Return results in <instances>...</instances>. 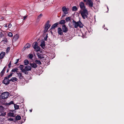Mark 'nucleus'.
I'll use <instances>...</instances> for the list:
<instances>
[{
    "instance_id": "obj_4",
    "label": "nucleus",
    "mask_w": 124,
    "mask_h": 124,
    "mask_svg": "<svg viewBox=\"0 0 124 124\" xmlns=\"http://www.w3.org/2000/svg\"><path fill=\"white\" fill-rule=\"evenodd\" d=\"M9 95L8 92H5L2 93L0 96V97L3 99L7 98L8 97Z\"/></svg>"
},
{
    "instance_id": "obj_3",
    "label": "nucleus",
    "mask_w": 124,
    "mask_h": 124,
    "mask_svg": "<svg viewBox=\"0 0 124 124\" xmlns=\"http://www.w3.org/2000/svg\"><path fill=\"white\" fill-rule=\"evenodd\" d=\"M73 25L74 27L75 28H77L78 27L80 28H82L83 25L81 22L79 20L78 21L76 22L74 20H73Z\"/></svg>"
},
{
    "instance_id": "obj_35",
    "label": "nucleus",
    "mask_w": 124,
    "mask_h": 124,
    "mask_svg": "<svg viewBox=\"0 0 124 124\" xmlns=\"http://www.w3.org/2000/svg\"><path fill=\"white\" fill-rule=\"evenodd\" d=\"M21 70H22V71L23 73H24L26 71H27L26 68H25V67L24 69H21Z\"/></svg>"
},
{
    "instance_id": "obj_45",
    "label": "nucleus",
    "mask_w": 124,
    "mask_h": 124,
    "mask_svg": "<svg viewBox=\"0 0 124 124\" xmlns=\"http://www.w3.org/2000/svg\"><path fill=\"white\" fill-rule=\"evenodd\" d=\"M8 120L10 121H13V119L12 118H9L8 119Z\"/></svg>"
},
{
    "instance_id": "obj_12",
    "label": "nucleus",
    "mask_w": 124,
    "mask_h": 124,
    "mask_svg": "<svg viewBox=\"0 0 124 124\" xmlns=\"http://www.w3.org/2000/svg\"><path fill=\"white\" fill-rule=\"evenodd\" d=\"M37 54L38 58L40 59H41L44 58V57L43 54H40L39 53H37Z\"/></svg>"
},
{
    "instance_id": "obj_17",
    "label": "nucleus",
    "mask_w": 124,
    "mask_h": 124,
    "mask_svg": "<svg viewBox=\"0 0 124 124\" xmlns=\"http://www.w3.org/2000/svg\"><path fill=\"white\" fill-rule=\"evenodd\" d=\"M59 24V23L58 22L54 24L52 26L51 28L52 29H54L56 28Z\"/></svg>"
},
{
    "instance_id": "obj_55",
    "label": "nucleus",
    "mask_w": 124,
    "mask_h": 124,
    "mask_svg": "<svg viewBox=\"0 0 124 124\" xmlns=\"http://www.w3.org/2000/svg\"><path fill=\"white\" fill-rule=\"evenodd\" d=\"M66 9H67V11H68L69 10V8H66Z\"/></svg>"
},
{
    "instance_id": "obj_26",
    "label": "nucleus",
    "mask_w": 124,
    "mask_h": 124,
    "mask_svg": "<svg viewBox=\"0 0 124 124\" xmlns=\"http://www.w3.org/2000/svg\"><path fill=\"white\" fill-rule=\"evenodd\" d=\"M16 119V120H19L21 119V117L19 115H17L15 117Z\"/></svg>"
},
{
    "instance_id": "obj_44",
    "label": "nucleus",
    "mask_w": 124,
    "mask_h": 124,
    "mask_svg": "<svg viewBox=\"0 0 124 124\" xmlns=\"http://www.w3.org/2000/svg\"><path fill=\"white\" fill-rule=\"evenodd\" d=\"M19 59H17L16 60V62L15 63V64H17L18 62L19 61Z\"/></svg>"
},
{
    "instance_id": "obj_18",
    "label": "nucleus",
    "mask_w": 124,
    "mask_h": 124,
    "mask_svg": "<svg viewBox=\"0 0 124 124\" xmlns=\"http://www.w3.org/2000/svg\"><path fill=\"white\" fill-rule=\"evenodd\" d=\"M25 68L26 69L27 71H31V66L29 65H27L25 67Z\"/></svg>"
},
{
    "instance_id": "obj_25",
    "label": "nucleus",
    "mask_w": 124,
    "mask_h": 124,
    "mask_svg": "<svg viewBox=\"0 0 124 124\" xmlns=\"http://www.w3.org/2000/svg\"><path fill=\"white\" fill-rule=\"evenodd\" d=\"M8 116L11 117H14V114L13 113L9 112L8 114Z\"/></svg>"
},
{
    "instance_id": "obj_48",
    "label": "nucleus",
    "mask_w": 124,
    "mask_h": 124,
    "mask_svg": "<svg viewBox=\"0 0 124 124\" xmlns=\"http://www.w3.org/2000/svg\"><path fill=\"white\" fill-rule=\"evenodd\" d=\"M25 74H28V72L27 71H26L24 73Z\"/></svg>"
},
{
    "instance_id": "obj_54",
    "label": "nucleus",
    "mask_w": 124,
    "mask_h": 124,
    "mask_svg": "<svg viewBox=\"0 0 124 124\" xmlns=\"http://www.w3.org/2000/svg\"><path fill=\"white\" fill-rule=\"evenodd\" d=\"M4 27L6 28H7V24H6L4 26Z\"/></svg>"
},
{
    "instance_id": "obj_43",
    "label": "nucleus",
    "mask_w": 124,
    "mask_h": 124,
    "mask_svg": "<svg viewBox=\"0 0 124 124\" xmlns=\"http://www.w3.org/2000/svg\"><path fill=\"white\" fill-rule=\"evenodd\" d=\"M12 26V25L10 23L8 25V28H10Z\"/></svg>"
},
{
    "instance_id": "obj_1",
    "label": "nucleus",
    "mask_w": 124,
    "mask_h": 124,
    "mask_svg": "<svg viewBox=\"0 0 124 124\" xmlns=\"http://www.w3.org/2000/svg\"><path fill=\"white\" fill-rule=\"evenodd\" d=\"M57 30L58 34L62 35H63V32L66 33L68 32V29L66 25L63 24L62 25V29L61 27H58Z\"/></svg>"
},
{
    "instance_id": "obj_40",
    "label": "nucleus",
    "mask_w": 124,
    "mask_h": 124,
    "mask_svg": "<svg viewBox=\"0 0 124 124\" xmlns=\"http://www.w3.org/2000/svg\"><path fill=\"white\" fill-rule=\"evenodd\" d=\"M11 62L10 61V62L9 63V64L8 65V66L9 68H10L11 67Z\"/></svg>"
},
{
    "instance_id": "obj_23",
    "label": "nucleus",
    "mask_w": 124,
    "mask_h": 124,
    "mask_svg": "<svg viewBox=\"0 0 124 124\" xmlns=\"http://www.w3.org/2000/svg\"><path fill=\"white\" fill-rule=\"evenodd\" d=\"M35 62L36 63V64H37L39 65L42 64L41 62L39 60H36L35 61Z\"/></svg>"
},
{
    "instance_id": "obj_20",
    "label": "nucleus",
    "mask_w": 124,
    "mask_h": 124,
    "mask_svg": "<svg viewBox=\"0 0 124 124\" xmlns=\"http://www.w3.org/2000/svg\"><path fill=\"white\" fill-rule=\"evenodd\" d=\"M17 79L16 77H13L9 80L10 82L12 81V82H15L17 81Z\"/></svg>"
},
{
    "instance_id": "obj_2",
    "label": "nucleus",
    "mask_w": 124,
    "mask_h": 124,
    "mask_svg": "<svg viewBox=\"0 0 124 124\" xmlns=\"http://www.w3.org/2000/svg\"><path fill=\"white\" fill-rule=\"evenodd\" d=\"M80 13L83 19H85V18H87L88 14V11L86 8H84L81 10L80 11Z\"/></svg>"
},
{
    "instance_id": "obj_51",
    "label": "nucleus",
    "mask_w": 124,
    "mask_h": 124,
    "mask_svg": "<svg viewBox=\"0 0 124 124\" xmlns=\"http://www.w3.org/2000/svg\"><path fill=\"white\" fill-rule=\"evenodd\" d=\"M46 29H46L45 28V30H44V31H45L46 32V31H47L48 30H46Z\"/></svg>"
},
{
    "instance_id": "obj_38",
    "label": "nucleus",
    "mask_w": 124,
    "mask_h": 124,
    "mask_svg": "<svg viewBox=\"0 0 124 124\" xmlns=\"http://www.w3.org/2000/svg\"><path fill=\"white\" fill-rule=\"evenodd\" d=\"M43 15L42 14H40V15L38 16L37 18L39 19V18H40Z\"/></svg>"
},
{
    "instance_id": "obj_16",
    "label": "nucleus",
    "mask_w": 124,
    "mask_h": 124,
    "mask_svg": "<svg viewBox=\"0 0 124 124\" xmlns=\"http://www.w3.org/2000/svg\"><path fill=\"white\" fill-rule=\"evenodd\" d=\"M6 67L5 66L4 68L1 71V72L0 73V75L1 77H2V76L3 75L5 71V69L6 68Z\"/></svg>"
},
{
    "instance_id": "obj_33",
    "label": "nucleus",
    "mask_w": 124,
    "mask_h": 124,
    "mask_svg": "<svg viewBox=\"0 0 124 124\" xmlns=\"http://www.w3.org/2000/svg\"><path fill=\"white\" fill-rule=\"evenodd\" d=\"M14 104V102L13 101H11L9 102V103H6L7 105L8 106H9L11 104Z\"/></svg>"
},
{
    "instance_id": "obj_7",
    "label": "nucleus",
    "mask_w": 124,
    "mask_h": 124,
    "mask_svg": "<svg viewBox=\"0 0 124 124\" xmlns=\"http://www.w3.org/2000/svg\"><path fill=\"white\" fill-rule=\"evenodd\" d=\"M81 10L84 8H86L84 3L83 2H81L79 4Z\"/></svg>"
},
{
    "instance_id": "obj_58",
    "label": "nucleus",
    "mask_w": 124,
    "mask_h": 124,
    "mask_svg": "<svg viewBox=\"0 0 124 124\" xmlns=\"http://www.w3.org/2000/svg\"><path fill=\"white\" fill-rule=\"evenodd\" d=\"M32 109H30V111L31 112L32 111Z\"/></svg>"
},
{
    "instance_id": "obj_22",
    "label": "nucleus",
    "mask_w": 124,
    "mask_h": 124,
    "mask_svg": "<svg viewBox=\"0 0 124 124\" xmlns=\"http://www.w3.org/2000/svg\"><path fill=\"white\" fill-rule=\"evenodd\" d=\"M17 74H18V76L20 79H22L23 78V77L21 73H18Z\"/></svg>"
},
{
    "instance_id": "obj_21",
    "label": "nucleus",
    "mask_w": 124,
    "mask_h": 124,
    "mask_svg": "<svg viewBox=\"0 0 124 124\" xmlns=\"http://www.w3.org/2000/svg\"><path fill=\"white\" fill-rule=\"evenodd\" d=\"M65 20L66 21V22H67L69 21L71 22V17L70 16L66 17L65 19Z\"/></svg>"
},
{
    "instance_id": "obj_32",
    "label": "nucleus",
    "mask_w": 124,
    "mask_h": 124,
    "mask_svg": "<svg viewBox=\"0 0 124 124\" xmlns=\"http://www.w3.org/2000/svg\"><path fill=\"white\" fill-rule=\"evenodd\" d=\"M18 70V69L17 68H14L11 71L15 72H17Z\"/></svg>"
},
{
    "instance_id": "obj_41",
    "label": "nucleus",
    "mask_w": 124,
    "mask_h": 124,
    "mask_svg": "<svg viewBox=\"0 0 124 124\" xmlns=\"http://www.w3.org/2000/svg\"><path fill=\"white\" fill-rule=\"evenodd\" d=\"M47 35L46 37L44 38V39L45 41H46L47 40Z\"/></svg>"
},
{
    "instance_id": "obj_28",
    "label": "nucleus",
    "mask_w": 124,
    "mask_h": 124,
    "mask_svg": "<svg viewBox=\"0 0 124 124\" xmlns=\"http://www.w3.org/2000/svg\"><path fill=\"white\" fill-rule=\"evenodd\" d=\"M78 10V8L76 6H74L72 8V11H76Z\"/></svg>"
},
{
    "instance_id": "obj_9",
    "label": "nucleus",
    "mask_w": 124,
    "mask_h": 124,
    "mask_svg": "<svg viewBox=\"0 0 124 124\" xmlns=\"http://www.w3.org/2000/svg\"><path fill=\"white\" fill-rule=\"evenodd\" d=\"M49 21L48 20L45 24V27L46 29H47L46 30H48V29L51 26V25L49 24Z\"/></svg>"
},
{
    "instance_id": "obj_42",
    "label": "nucleus",
    "mask_w": 124,
    "mask_h": 124,
    "mask_svg": "<svg viewBox=\"0 0 124 124\" xmlns=\"http://www.w3.org/2000/svg\"><path fill=\"white\" fill-rule=\"evenodd\" d=\"M11 77L10 76V75H9L7 77H5V78L6 79H7V78H8V79L9 78H10V77Z\"/></svg>"
},
{
    "instance_id": "obj_11",
    "label": "nucleus",
    "mask_w": 124,
    "mask_h": 124,
    "mask_svg": "<svg viewBox=\"0 0 124 124\" xmlns=\"http://www.w3.org/2000/svg\"><path fill=\"white\" fill-rule=\"evenodd\" d=\"M62 10L65 14H68L69 13L68 11H67L66 8L65 6L62 7Z\"/></svg>"
},
{
    "instance_id": "obj_52",
    "label": "nucleus",
    "mask_w": 124,
    "mask_h": 124,
    "mask_svg": "<svg viewBox=\"0 0 124 124\" xmlns=\"http://www.w3.org/2000/svg\"><path fill=\"white\" fill-rule=\"evenodd\" d=\"M46 29H46L45 28V30H44V31H45L46 32V31H47L48 30H46Z\"/></svg>"
},
{
    "instance_id": "obj_29",
    "label": "nucleus",
    "mask_w": 124,
    "mask_h": 124,
    "mask_svg": "<svg viewBox=\"0 0 124 124\" xmlns=\"http://www.w3.org/2000/svg\"><path fill=\"white\" fill-rule=\"evenodd\" d=\"M19 38V36L17 34H16L14 36V38L16 40L18 39Z\"/></svg>"
},
{
    "instance_id": "obj_39",
    "label": "nucleus",
    "mask_w": 124,
    "mask_h": 124,
    "mask_svg": "<svg viewBox=\"0 0 124 124\" xmlns=\"http://www.w3.org/2000/svg\"><path fill=\"white\" fill-rule=\"evenodd\" d=\"M24 66L23 65H20V66H19V68H20L21 69H23V68L24 67Z\"/></svg>"
},
{
    "instance_id": "obj_10",
    "label": "nucleus",
    "mask_w": 124,
    "mask_h": 124,
    "mask_svg": "<svg viewBox=\"0 0 124 124\" xmlns=\"http://www.w3.org/2000/svg\"><path fill=\"white\" fill-rule=\"evenodd\" d=\"M6 34L4 32L1 31L0 32V38H1L5 37Z\"/></svg>"
},
{
    "instance_id": "obj_30",
    "label": "nucleus",
    "mask_w": 124,
    "mask_h": 124,
    "mask_svg": "<svg viewBox=\"0 0 124 124\" xmlns=\"http://www.w3.org/2000/svg\"><path fill=\"white\" fill-rule=\"evenodd\" d=\"M14 107L15 109H19V106L15 104H14Z\"/></svg>"
},
{
    "instance_id": "obj_31",
    "label": "nucleus",
    "mask_w": 124,
    "mask_h": 124,
    "mask_svg": "<svg viewBox=\"0 0 124 124\" xmlns=\"http://www.w3.org/2000/svg\"><path fill=\"white\" fill-rule=\"evenodd\" d=\"M3 39L2 41V42L4 41V43H6L7 41V39L5 37L3 38Z\"/></svg>"
},
{
    "instance_id": "obj_59",
    "label": "nucleus",
    "mask_w": 124,
    "mask_h": 124,
    "mask_svg": "<svg viewBox=\"0 0 124 124\" xmlns=\"http://www.w3.org/2000/svg\"><path fill=\"white\" fill-rule=\"evenodd\" d=\"M107 8H108V7H107Z\"/></svg>"
},
{
    "instance_id": "obj_50",
    "label": "nucleus",
    "mask_w": 124,
    "mask_h": 124,
    "mask_svg": "<svg viewBox=\"0 0 124 124\" xmlns=\"http://www.w3.org/2000/svg\"><path fill=\"white\" fill-rule=\"evenodd\" d=\"M3 116H4L6 115V113L5 112L3 114H1Z\"/></svg>"
},
{
    "instance_id": "obj_36",
    "label": "nucleus",
    "mask_w": 124,
    "mask_h": 124,
    "mask_svg": "<svg viewBox=\"0 0 124 124\" xmlns=\"http://www.w3.org/2000/svg\"><path fill=\"white\" fill-rule=\"evenodd\" d=\"M8 36L10 37H12L13 36L12 33L11 32H9L8 34Z\"/></svg>"
},
{
    "instance_id": "obj_53",
    "label": "nucleus",
    "mask_w": 124,
    "mask_h": 124,
    "mask_svg": "<svg viewBox=\"0 0 124 124\" xmlns=\"http://www.w3.org/2000/svg\"><path fill=\"white\" fill-rule=\"evenodd\" d=\"M13 74V73L11 72L10 74V75L11 77L12 76V74Z\"/></svg>"
},
{
    "instance_id": "obj_27",
    "label": "nucleus",
    "mask_w": 124,
    "mask_h": 124,
    "mask_svg": "<svg viewBox=\"0 0 124 124\" xmlns=\"http://www.w3.org/2000/svg\"><path fill=\"white\" fill-rule=\"evenodd\" d=\"M29 63V62L26 59L24 61V64L25 65H27Z\"/></svg>"
},
{
    "instance_id": "obj_34",
    "label": "nucleus",
    "mask_w": 124,
    "mask_h": 124,
    "mask_svg": "<svg viewBox=\"0 0 124 124\" xmlns=\"http://www.w3.org/2000/svg\"><path fill=\"white\" fill-rule=\"evenodd\" d=\"M29 58L31 59H32L33 57V55L32 54H29Z\"/></svg>"
},
{
    "instance_id": "obj_24",
    "label": "nucleus",
    "mask_w": 124,
    "mask_h": 124,
    "mask_svg": "<svg viewBox=\"0 0 124 124\" xmlns=\"http://www.w3.org/2000/svg\"><path fill=\"white\" fill-rule=\"evenodd\" d=\"M31 46V45L30 44L28 43L26 44L25 45V46L24 47L25 48H29Z\"/></svg>"
},
{
    "instance_id": "obj_56",
    "label": "nucleus",
    "mask_w": 124,
    "mask_h": 124,
    "mask_svg": "<svg viewBox=\"0 0 124 124\" xmlns=\"http://www.w3.org/2000/svg\"><path fill=\"white\" fill-rule=\"evenodd\" d=\"M9 69H8L7 70V72H8L9 71Z\"/></svg>"
},
{
    "instance_id": "obj_6",
    "label": "nucleus",
    "mask_w": 124,
    "mask_h": 124,
    "mask_svg": "<svg viewBox=\"0 0 124 124\" xmlns=\"http://www.w3.org/2000/svg\"><path fill=\"white\" fill-rule=\"evenodd\" d=\"M9 80L7 78L6 79L5 77L4 78V79L2 81V83L5 84L6 85H8L10 83Z\"/></svg>"
},
{
    "instance_id": "obj_13",
    "label": "nucleus",
    "mask_w": 124,
    "mask_h": 124,
    "mask_svg": "<svg viewBox=\"0 0 124 124\" xmlns=\"http://www.w3.org/2000/svg\"><path fill=\"white\" fill-rule=\"evenodd\" d=\"M29 64L30 65L31 67L34 68H36L37 67V66L36 64L35 63H30Z\"/></svg>"
},
{
    "instance_id": "obj_15",
    "label": "nucleus",
    "mask_w": 124,
    "mask_h": 124,
    "mask_svg": "<svg viewBox=\"0 0 124 124\" xmlns=\"http://www.w3.org/2000/svg\"><path fill=\"white\" fill-rule=\"evenodd\" d=\"M5 54V52H2L0 54V59L3 58Z\"/></svg>"
},
{
    "instance_id": "obj_14",
    "label": "nucleus",
    "mask_w": 124,
    "mask_h": 124,
    "mask_svg": "<svg viewBox=\"0 0 124 124\" xmlns=\"http://www.w3.org/2000/svg\"><path fill=\"white\" fill-rule=\"evenodd\" d=\"M41 43L40 45V46L43 49H44V47L46 45L45 44V42L44 41L42 40L41 42Z\"/></svg>"
},
{
    "instance_id": "obj_47",
    "label": "nucleus",
    "mask_w": 124,
    "mask_h": 124,
    "mask_svg": "<svg viewBox=\"0 0 124 124\" xmlns=\"http://www.w3.org/2000/svg\"><path fill=\"white\" fill-rule=\"evenodd\" d=\"M66 14H64V13L62 15V17H63L65 16V15Z\"/></svg>"
},
{
    "instance_id": "obj_49",
    "label": "nucleus",
    "mask_w": 124,
    "mask_h": 124,
    "mask_svg": "<svg viewBox=\"0 0 124 124\" xmlns=\"http://www.w3.org/2000/svg\"><path fill=\"white\" fill-rule=\"evenodd\" d=\"M27 16H24L23 17V20H24L25 19H26V17H27Z\"/></svg>"
},
{
    "instance_id": "obj_19",
    "label": "nucleus",
    "mask_w": 124,
    "mask_h": 124,
    "mask_svg": "<svg viewBox=\"0 0 124 124\" xmlns=\"http://www.w3.org/2000/svg\"><path fill=\"white\" fill-rule=\"evenodd\" d=\"M59 24H61L63 25L65 24L66 23V22L64 20H62L60 21L59 22H58Z\"/></svg>"
},
{
    "instance_id": "obj_37",
    "label": "nucleus",
    "mask_w": 124,
    "mask_h": 124,
    "mask_svg": "<svg viewBox=\"0 0 124 124\" xmlns=\"http://www.w3.org/2000/svg\"><path fill=\"white\" fill-rule=\"evenodd\" d=\"M10 47H8L7 48L6 51V53H8L9 51L10 50Z\"/></svg>"
},
{
    "instance_id": "obj_57",
    "label": "nucleus",
    "mask_w": 124,
    "mask_h": 124,
    "mask_svg": "<svg viewBox=\"0 0 124 124\" xmlns=\"http://www.w3.org/2000/svg\"><path fill=\"white\" fill-rule=\"evenodd\" d=\"M87 0H84V2H86Z\"/></svg>"
},
{
    "instance_id": "obj_5",
    "label": "nucleus",
    "mask_w": 124,
    "mask_h": 124,
    "mask_svg": "<svg viewBox=\"0 0 124 124\" xmlns=\"http://www.w3.org/2000/svg\"><path fill=\"white\" fill-rule=\"evenodd\" d=\"M33 47L37 51H40V47L38 45V43L36 42H34L33 45Z\"/></svg>"
},
{
    "instance_id": "obj_46",
    "label": "nucleus",
    "mask_w": 124,
    "mask_h": 124,
    "mask_svg": "<svg viewBox=\"0 0 124 124\" xmlns=\"http://www.w3.org/2000/svg\"><path fill=\"white\" fill-rule=\"evenodd\" d=\"M3 108V107L2 106H0V109L2 110Z\"/></svg>"
},
{
    "instance_id": "obj_8",
    "label": "nucleus",
    "mask_w": 124,
    "mask_h": 124,
    "mask_svg": "<svg viewBox=\"0 0 124 124\" xmlns=\"http://www.w3.org/2000/svg\"><path fill=\"white\" fill-rule=\"evenodd\" d=\"M87 3L88 4L90 7H92L93 6V2L91 0H87Z\"/></svg>"
}]
</instances>
